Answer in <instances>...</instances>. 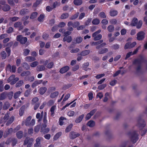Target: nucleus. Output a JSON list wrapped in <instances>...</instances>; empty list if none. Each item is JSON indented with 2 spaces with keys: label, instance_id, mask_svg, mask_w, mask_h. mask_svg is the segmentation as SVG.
<instances>
[{
  "label": "nucleus",
  "instance_id": "nucleus-1",
  "mask_svg": "<svg viewBox=\"0 0 147 147\" xmlns=\"http://www.w3.org/2000/svg\"><path fill=\"white\" fill-rule=\"evenodd\" d=\"M48 82V81L46 80L43 81L42 80H37L35 81L32 83V87L34 88L37 85L42 84L43 86H45Z\"/></svg>",
  "mask_w": 147,
  "mask_h": 147
},
{
  "label": "nucleus",
  "instance_id": "nucleus-2",
  "mask_svg": "<svg viewBox=\"0 0 147 147\" xmlns=\"http://www.w3.org/2000/svg\"><path fill=\"white\" fill-rule=\"evenodd\" d=\"M34 141V140L32 138H27L24 141V145L27 144V147H31Z\"/></svg>",
  "mask_w": 147,
  "mask_h": 147
},
{
  "label": "nucleus",
  "instance_id": "nucleus-3",
  "mask_svg": "<svg viewBox=\"0 0 147 147\" xmlns=\"http://www.w3.org/2000/svg\"><path fill=\"white\" fill-rule=\"evenodd\" d=\"M101 31L100 30H99L93 33L92 34V37L94 38V40H100L102 38V35L100 34H98Z\"/></svg>",
  "mask_w": 147,
  "mask_h": 147
},
{
  "label": "nucleus",
  "instance_id": "nucleus-4",
  "mask_svg": "<svg viewBox=\"0 0 147 147\" xmlns=\"http://www.w3.org/2000/svg\"><path fill=\"white\" fill-rule=\"evenodd\" d=\"M129 136L131 140L134 143H136L138 140V135L135 132H134L132 134H129Z\"/></svg>",
  "mask_w": 147,
  "mask_h": 147
},
{
  "label": "nucleus",
  "instance_id": "nucleus-5",
  "mask_svg": "<svg viewBox=\"0 0 147 147\" xmlns=\"http://www.w3.org/2000/svg\"><path fill=\"white\" fill-rule=\"evenodd\" d=\"M16 39L17 41H19L22 44H25L27 41V38L26 37H22L20 35L17 36Z\"/></svg>",
  "mask_w": 147,
  "mask_h": 147
},
{
  "label": "nucleus",
  "instance_id": "nucleus-6",
  "mask_svg": "<svg viewBox=\"0 0 147 147\" xmlns=\"http://www.w3.org/2000/svg\"><path fill=\"white\" fill-rule=\"evenodd\" d=\"M15 77L14 75H12L10 76L8 78V81L9 82H10L12 80H13L10 83L11 84H15L16 82L19 80V78H16L14 79Z\"/></svg>",
  "mask_w": 147,
  "mask_h": 147
},
{
  "label": "nucleus",
  "instance_id": "nucleus-7",
  "mask_svg": "<svg viewBox=\"0 0 147 147\" xmlns=\"http://www.w3.org/2000/svg\"><path fill=\"white\" fill-rule=\"evenodd\" d=\"M144 33L143 31H141L138 33L137 34V39L138 40H141L144 37Z\"/></svg>",
  "mask_w": 147,
  "mask_h": 147
},
{
  "label": "nucleus",
  "instance_id": "nucleus-8",
  "mask_svg": "<svg viewBox=\"0 0 147 147\" xmlns=\"http://www.w3.org/2000/svg\"><path fill=\"white\" fill-rule=\"evenodd\" d=\"M79 136V134L77 133L72 131L70 133L69 137L71 139H74Z\"/></svg>",
  "mask_w": 147,
  "mask_h": 147
},
{
  "label": "nucleus",
  "instance_id": "nucleus-9",
  "mask_svg": "<svg viewBox=\"0 0 147 147\" xmlns=\"http://www.w3.org/2000/svg\"><path fill=\"white\" fill-rule=\"evenodd\" d=\"M47 90V89L46 87H42L38 89V92L40 94L43 95L46 92Z\"/></svg>",
  "mask_w": 147,
  "mask_h": 147
},
{
  "label": "nucleus",
  "instance_id": "nucleus-10",
  "mask_svg": "<svg viewBox=\"0 0 147 147\" xmlns=\"http://www.w3.org/2000/svg\"><path fill=\"white\" fill-rule=\"evenodd\" d=\"M42 138L40 137H38L36 140V143L34 144V146L35 147H37L40 146V141L42 140Z\"/></svg>",
  "mask_w": 147,
  "mask_h": 147
},
{
  "label": "nucleus",
  "instance_id": "nucleus-11",
  "mask_svg": "<svg viewBox=\"0 0 147 147\" xmlns=\"http://www.w3.org/2000/svg\"><path fill=\"white\" fill-rule=\"evenodd\" d=\"M95 111H96L94 110H93L91 111L90 113L87 115L85 117L86 119V120H88L95 113Z\"/></svg>",
  "mask_w": 147,
  "mask_h": 147
},
{
  "label": "nucleus",
  "instance_id": "nucleus-12",
  "mask_svg": "<svg viewBox=\"0 0 147 147\" xmlns=\"http://www.w3.org/2000/svg\"><path fill=\"white\" fill-rule=\"evenodd\" d=\"M9 116L8 114H6L3 119H0V123H5L8 120Z\"/></svg>",
  "mask_w": 147,
  "mask_h": 147
},
{
  "label": "nucleus",
  "instance_id": "nucleus-13",
  "mask_svg": "<svg viewBox=\"0 0 147 147\" xmlns=\"http://www.w3.org/2000/svg\"><path fill=\"white\" fill-rule=\"evenodd\" d=\"M25 59L26 61L28 62H31L34 61L36 59L35 57L31 56H28L26 57Z\"/></svg>",
  "mask_w": 147,
  "mask_h": 147
},
{
  "label": "nucleus",
  "instance_id": "nucleus-14",
  "mask_svg": "<svg viewBox=\"0 0 147 147\" xmlns=\"http://www.w3.org/2000/svg\"><path fill=\"white\" fill-rule=\"evenodd\" d=\"M69 67L66 66L61 68L60 69L59 72L63 74L67 72L69 70Z\"/></svg>",
  "mask_w": 147,
  "mask_h": 147
},
{
  "label": "nucleus",
  "instance_id": "nucleus-15",
  "mask_svg": "<svg viewBox=\"0 0 147 147\" xmlns=\"http://www.w3.org/2000/svg\"><path fill=\"white\" fill-rule=\"evenodd\" d=\"M29 12V10L27 9H22L20 11V13L22 16H24L25 14H28Z\"/></svg>",
  "mask_w": 147,
  "mask_h": 147
},
{
  "label": "nucleus",
  "instance_id": "nucleus-16",
  "mask_svg": "<svg viewBox=\"0 0 147 147\" xmlns=\"http://www.w3.org/2000/svg\"><path fill=\"white\" fill-rule=\"evenodd\" d=\"M138 22V19L136 18H134L132 20L131 23L129 25H131L132 26H135L137 25V23Z\"/></svg>",
  "mask_w": 147,
  "mask_h": 147
},
{
  "label": "nucleus",
  "instance_id": "nucleus-17",
  "mask_svg": "<svg viewBox=\"0 0 147 147\" xmlns=\"http://www.w3.org/2000/svg\"><path fill=\"white\" fill-rule=\"evenodd\" d=\"M72 40V38L71 36H65L63 39V41L64 42L66 41L67 42L69 43L71 42Z\"/></svg>",
  "mask_w": 147,
  "mask_h": 147
},
{
  "label": "nucleus",
  "instance_id": "nucleus-18",
  "mask_svg": "<svg viewBox=\"0 0 147 147\" xmlns=\"http://www.w3.org/2000/svg\"><path fill=\"white\" fill-rule=\"evenodd\" d=\"M10 105L8 102H5L3 104V110H7L9 107Z\"/></svg>",
  "mask_w": 147,
  "mask_h": 147
},
{
  "label": "nucleus",
  "instance_id": "nucleus-19",
  "mask_svg": "<svg viewBox=\"0 0 147 147\" xmlns=\"http://www.w3.org/2000/svg\"><path fill=\"white\" fill-rule=\"evenodd\" d=\"M59 92L57 91L55 92L51 93L50 95V97L52 98H54L58 96Z\"/></svg>",
  "mask_w": 147,
  "mask_h": 147
},
{
  "label": "nucleus",
  "instance_id": "nucleus-20",
  "mask_svg": "<svg viewBox=\"0 0 147 147\" xmlns=\"http://www.w3.org/2000/svg\"><path fill=\"white\" fill-rule=\"evenodd\" d=\"M45 69V67L44 65H39L37 66L36 70L38 71H44Z\"/></svg>",
  "mask_w": 147,
  "mask_h": 147
},
{
  "label": "nucleus",
  "instance_id": "nucleus-21",
  "mask_svg": "<svg viewBox=\"0 0 147 147\" xmlns=\"http://www.w3.org/2000/svg\"><path fill=\"white\" fill-rule=\"evenodd\" d=\"M7 69H10V71L13 72H15L16 71V67L15 66L13 65L11 67L10 65H9L7 67Z\"/></svg>",
  "mask_w": 147,
  "mask_h": 147
},
{
  "label": "nucleus",
  "instance_id": "nucleus-22",
  "mask_svg": "<svg viewBox=\"0 0 147 147\" xmlns=\"http://www.w3.org/2000/svg\"><path fill=\"white\" fill-rule=\"evenodd\" d=\"M56 109V106H53L50 109V114L51 116L53 117L54 116L55 111Z\"/></svg>",
  "mask_w": 147,
  "mask_h": 147
},
{
  "label": "nucleus",
  "instance_id": "nucleus-23",
  "mask_svg": "<svg viewBox=\"0 0 147 147\" xmlns=\"http://www.w3.org/2000/svg\"><path fill=\"white\" fill-rule=\"evenodd\" d=\"M118 13L117 11L115 10H111L109 12V14L111 16H116Z\"/></svg>",
  "mask_w": 147,
  "mask_h": 147
},
{
  "label": "nucleus",
  "instance_id": "nucleus-24",
  "mask_svg": "<svg viewBox=\"0 0 147 147\" xmlns=\"http://www.w3.org/2000/svg\"><path fill=\"white\" fill-rule=\"evenodd\" d=\"M84 116V115L83 114L79 116L76 119L75 122L76 123H80L82 120Z\"/></svg>",
  "mask_w": 147,
  "mask_h": 147
},
{
  "label": "nucleus",
  "instance_id": "nucleus-25",
  "mask_svg": "<svg viewBox=\"0 0 147 147\" xmlns=\"http://www.w3.org/2000/svg\"><path fill=\"white\" fill-rule=\"evenodd\" d=\"M31 119V116H29L26 118L25 122V124L26 126L30 125V121Z\"/></svg>",
  "mask_w": 147,
  "mask_h": 147
},
{
  "label": "nucleus",
  "instance_id": "nucleus-26",
  "mask_svg": "<svg viewBox=\"0 0 147 147\" xmlns=\"http://www.w3.org/2000/svg\"><path fill=\"white\" fill-rule=\"evenodd\" d=\"M108 51L107 48H105L103 49H100L98 50V52L100 54H102L107 52Z\"/></svg>",
  "mask_w": 147,
  "mask_h": 147
},
{
  "label": "nucleus",
  "instance_id": "nucleus-27",
  "mask_svg": "<svg viewBox=\"0 0 147 147\" xmlns=\"http://www.w3.org/2000/svg\"><path fill=\"white\" fill-rule=\"evenodd\" d=\"M38 15V13L36 12H33L31 13L30 17L31 19H33L36 18Z\"/></svg>",
  "mask_w": 147,
  "mask_h": 147
},
{
  "label": "nucleus",
  "instance_id": "nucleus-28",
  "mask_svg": "<svg viewBox=\"0 0 147 147\" xmlns=\"http://www.w3.org/2000/svg\"><path fill=\"white\" fill-rule=\"evenodd\" d=\"M13 131V129L12 128H10L8 129L7 131H6L3 135L4 137L5 138L8 135L11 133Z\"/></svg>",
  "mask_w": 147,
  "mask_h": 147
},
{
  "label": "nucleus",
  "instance_id": "nucleus-29",
  "mask_svg": "<svg viewBox=\"0 0 147 147\" xmlns=\"http://www.w3.org/2000/svg\"><path fill=\"white\" fill-rule=\"evenodd\" d=\"M82 3V0H74V4L76 5H80Z\"/></svg>",
  "mask_w": 147,
  "mask_h": 147
},
{
  "label": "nucleus",
  "instance_id": "nucleus-30",
  "mask_svg": "<svg viewBox=\"0 0 147 147\" xmlns=\"http://www.w3.org/2000/svg\"><path fill=\"white\" fill-rule=\"evenodd\" d=\"M22 23L20 22H18L14 24V26L15 28H19L20 29H22V27L21 26Z\"/></svg>",
  "mask_w": 147,
  "mask_h": 147
},
{
  "label": "nucleus",
  "instance_id": "nucleus-31",
  "mask_svg": "<svg viewBox=\"0 0 147 147\" xmlns=\"http://www.w3.org/2000/svg\"><path fill=\"white\" fill-rule=\"evenodd\" d=\"M38 64V62L37 61H35L31 63L30 64V65L32 67H35L37 66Z\"/></svg>",
  "mask_w": 147,
  "mask_h": 147
},
{
  "label": "nucleus",
  "instance_id": "nucleus-32",
  "mask_svg": "<svg viewBox=\"0 0 147 147\" xmlns=\"http://www.w3.org/2000/svg\"><path fill=\"white\" fill-rule=\"evenodd\" d=\"M90 53L89 50H85L82 51L81 53V55L83 56H85L88 55Z\"/></svg>",
  "mask_w": 147,
  "mask_h": 147
},
{
  "label": "nucleus",
  "instance_id": "nucleus-33",
  "mask_svg": "<svg viewBox=\"0 0 147 147\" xmlns=\"http://www.w3.org/2000/svg\"><path fill=\"white\" fill-rule=\"evenodd\" d=\"M146 125V123L144 122H141V123L138 124L137 125L138 127L140 129H142Z\"/></svg>",
  "mask_w": 147,
  "mask_h": 147
},
{
  "label": "nucleus",
  "instance_id": "nucleus-34",
  "mask_svg": "<svg viewBox=\"0 0 147 147\" xmlns=\"http://www.w3.org/2000/svg\"><path fill=\"white\" fill-rule=\"evenodd\" d=\"M16 136L18 138H21L23 136V132L21 131H18L16 133Z\"/></svg>",
  "mask_w": 147,
  "mask_h": 147
},
{
  "label": "nucleus",
  "instance_id": "nucleus-35",
  "mask_svg": "<svg viewBox=\"0 0 147 147\" xmlns=\"http://www.w3.org/2000/svg\"><path fill=\"white\" fill-rule=\"evenodd\" d=\"M10 9V7L7 4H5L3 8V10L4 11H9Z\"/></svg>",
  "mask_w": 147,
  "mask_h": 147
},
{
  "label": "nucleus",
  "instance_id": "nucleus-36",
  "mask_svg": "<svg viewBox=\"0 0 147 147\" xmlns=\"http://www.w3.org/2000/svg\"><path fill=\"white\" fill-rule=\"evenodd\" d=\"M98 16L102 18H105L106 16L105 13L103 12H100L98 15Z\"/></svg>",
  "mask_w": 147,
  "mask_h": 147
},
{
  "label": "nucleus",
  "instance_id": "nucleus-37",
  "mask_svg": "<svg viewBox=\"0 0 147 147\" xmlns=\"http://www.w3.org/2000/svg\"><path fill=\"white\" fill-rule=\"evenodd\" d=\"M14 117L13 116H12L10 117L6 123V125H9L12 123L14 121Z\"/></svg>",
  "mask_w": 147,
  "mask_h": 147
},
{
  "label": "nucleus",
  "instance_id": "nucleus-38",
  "mask_svg": "<svg viewBox=\"0 0 147 147\" xmlns=\"http://www.w3.org/2000/svg\"><path fill=\"white\" fill-rule=\"evenodd\" d=\"M30 52V50L27 49H25L23 50V55L26 56L28 55Z\"/></svg>",
  "mask_w": 147,
  "mask_h": 147
},
{
  "label": "nucleus",
  "instance_id": "nucleus-39",
  "mask_svg": "<svg viewBox=\"0 0 147 147\" xmlns=\"http://www.w3.org/2000/svg\"><path fill=\"white\" fill-rule=\"evenodd\" d=\"M45 15L44 14H41L38 18V20L40 22H42L44 19Z\"/></svg>",
  "mask_w": 147,
  "mask_h": 147
},
{
  "label": "nucleus",
  "instance_id": "nucleus-40",
  "mask_svg": "<svg viewBox=\"0 0 147 147\" xmlns=\"http://www.w3.org/2000/svg\"><path fill=\"white\" fill-rule=\"evenodd\" d=\"M87 125L90 127H93L95 125V123L92 121H90L88 123Z\"/></svg>",
  "mask_w": 147,
  "mask_h": 147
},
{
  "label": "nucleus",
  "instance_id": "nucleus-41",
  "mask_svg": "<svg viewBox=\"0 0 147 147\" xmlns=\"http://www.w3.org/2000/svg\"><path fill=\"white\" fill-rule=\"evenodd\" d=\"M24 83L23 80H20L18 82L16 85V87H18L21 86Z\"/></svg>",
  "mask_w": 147,
  "mask_h": 147
},
{
  "label": "nucleus",
  "instance_id": "nucleus-42",
  "mask_svg": "<svg viewBox=\"0 0 147 147\" xmlns=\"http://www.w3.org/2000/svg\"><path fill=\"white\" fill-rule=\"evenodd\" d=\"M73 126V124H71L69 125L66 128L65 131L66 132H69Z\"/></svg>",
  "mask_w": 147,
  "mask_h": 147
},
{
  "label": "nucleus",
  "instance_id": "nucleus-43",
  "mask_svg": "<svg viewBox=\"0 0 147 147\" xmlns=\"http://www.w3.org/2000/svg\"><path fill=\"white\" fill-rule=\"evenodd\" d=\"M100 23V20L98 18H95L92 21V23L93 24L97 25L98 24Z\"/></svg>",
  "mask_w": 147,
  "mask_h": 147
},
{
  "label": "nucleus",
  "instance_id": "nucleus-44",
  "mask_svg": "<svg viewBox=\"0 0 147 147\" xmlns=\"http://www.w3.org/2000/svg\"><path fill=\"white\" fill-rule=\"evenodd\" d=\"M42 116L40 114V113H37L36 115V118L38 119V121H40L42 120Z\"/></svg>",
  "mask_w": 147,
  "mask_h": 147
},
{
  "label": "nucleus",
  "instance_id": "nucleus-45",
  "mask_svg": "<svg viewBox=\"0 0 147 147\" xmlns=\"http://www.w3.org/2000/svg\"><path fill=\"white\" fill-rule=\"evenodd\" d=\"M24 107L22 106L20 109L19 111V115L20 116H22L24 113Z\"/></svg>",
  "mask_w": 147,
  "mask_h": 147
},
{
  "label": "nucleus",
  "instance_id": "nucleus-46",
  "mask_svg": "<svg viewBox=\"0 0 147 147\" xmlns=\"http://www.w3.org/2000/svg\"><path fill=\"white\" fill-rule=\"evenodd\" d=\"M22 66L26 70L30 69V66L26 63H24L23 64Z\"/></svg>",
  "mask_w": 147,
  "mask_h": 147
},
{
  "label": "nucleus",
  "instance_id": "nucleus-47",
  "mask_svg": "<svg viewBox=\"0 0 147 147\" xmlns=\"http://www.w3.org/2000/svg\"><path fill=\"white\" fill-rule=\"evenodd\" d=\"M21 93V92L20 91H18L15 93L13 96L14 98L15 99L17 98L20 95Z\"/></svg>",
  "mask_w": 147,
  "mask_h": 147
},
{
  "label": "nucleus",
  "instance_id": "nucleus-48",
  "mask_svg": "<svg viewBox=\"0 0 147 147\" xmlns=\"http://www.w3.org/2000/svg\"><path fill=\"white\" fill-rule=\"evenodd\" d=\"M64 119H65V118L63 117H61L59 120V124L60 125H62L63 124L64 122L63 121Z\"/></svg>",
  "mask_w": 147,
  "mask_h": 147
},
{
  "label": "nucleus",
  "instance_id": "nucleus-49",
  "mask_svg": "<svg viewBox=\"0 0 147 147\" xmlns=\"http://www.w3.org/2000/svg\"><path fill=\"white\" fill-rule=\"evenodd\" d=\"M107 29L109 32H112L114 30V27L112 25H110L108 26Z\"/></svg>",
  "mask_w": 147,
  "mask_h": 147
},
{
  "label": "nucleus",
  "instance_id": "nucleus-50",
  "mask_svg": "<svg viewBox=\"0 0 147 147\" xmlns=\"http://www.w3.org/2000/svg\"><path fill=\"white\" fill-rule=\"evenodd\" d=\"M142 24V22L141 20H140L137 23L136 27L137 28H140L141 27Z\"/></svg>",
  "mask_w": 147,
  "mask_h": 147
},
{
  "label": "nucleus",
  "instance_id": "nucleus-51",
  "mask_svg": "<svg viewBox=\"0 0 147 147\" xmlns=\"http://www.w3.org/2000/svg\"><path fill=\"white\" fill-rule=\"evenodd\" d=\"M117 20L115 19H112L109 20L110 23L111 24H115L117 23Z\"/></svg>",
  "mask_w": 147,
  "mask_h": 147
},
{
  "label": "nucleus",
  "instance_id": "nucleus-52",
  "mask_svg": "<svg viewBox=\"0 0 147 147\" xmlns=\"http://www.w3.org/2000/svg\"><path fill=\"white\" fill-rule=\"evenodd\" d=\"M79 13L77 12L74 15L72 16L70 18V20H73L77 18L79 15Z\"/></svg>",
  "mask_w": 147,
  "mask_h": 147
},
{
  "label": "nucleus",
  "instance_id": "nucleus-53",
  "mask_svg": "<svg viewBox=\"0 0 147 147\" xmlns=\"http://www.w3.org/2000/svg\"><path fill=\"white\" fill-rule=\"evenodd\" d=\"M82 38L80 36L77 37L76 39V42L78 43H80L82 42Z\"/></svg>",
  "mask_w": 147,
  "mask_h": 147
},
{
  "label": "nucleus",
  "instance_id": "nucleus-54",
  "mask_svg": "<svg viewBox=\"0 0 147 147\" xmlns=\"http://www.w3.org/2000/svg\"><path fill=\"white\" fill-rule=\"evenodd\" d=\"M61 134L62 133L61 132L57 133L54 136V139L55 140L57 139L61 135Z\"/></svg>",
  "mask_w": 147,
  "mask_h": 147
},
{
  "label": "nucleus",
  "instance_id": "nucleus-55",
  "mask_svg": "<svg viewBox=\"0 0 147 147\" xmlns=\"http://www.w3.org/2000/svg\"><path fill=\"white\" fill-rule=\"evenodd\" d=\"M54 63L53 62H51L48 64L47 66V67L49 68L50 69L52 68L53 66Z\"/></svg>",
  "mask_w": 147,
  "mask_h": 147
},
{
  "label": "nucleus",
  "instance_id": "nucleus-56",
  "mask_svg": "<svg viewBox=\"0 0 147 147\" xmlns=\"http://www.w3.org/2000/svg\"><path fill=\"white\" fill-rule=\"evenodd\" d=\"M109 94L107 92L105 93V97L103 100L104 102H106L107 101L109 97Z\"/></svg>",
  "mask_w": 147,
  "mask_h": 147
},
{
  "label": "nucleus",
  "instance_id": "nucleus-57",
  "mask_svg": "<svg viewBox=\"0 0 147 147\" xmlns=\"http://www.w3.org/2000/svg\"><path fill=\"white\" fill-rule=\"evenodd\" d=\"M69 16L68 14L67 13H65L63 14L61 16V18L62 19H66Z\"/></svg>",
  "mask_w": 147,
  "mask_h": 147
},
{
  "label": "nucleus",
  "instance_id": "nucleus-58",
  "mask_svg": "<svg viewBox=\"0 0 147 147\" xmlns=\"http://www.w3.org/2000/svg\"><path fill=\"white\" fill-rule=\"evenodd\" d=\"M106 84H103L99 86L98 87V88L100 90H102L106 86Z\"/></svg>",
  "mask_w": 147,
  "mask_h": 147
},
{
  "label": "nucleus",
  "instance_id": "nucleus-59",
  "mask_svg": "<svg viewBox=\"0 0 147 147\" xmlns=\"http://www.w3.org/2000/svg\"><path fill=\"white\" fill-rule=\"evenodd\" d=\"M106 45V43L105 42L99 45H97L96 47V49H99L100 48L104 47Z\"/></svg>",
  "mask_w": 147,
  "mask_h": 147
},
{
  "label": "nucleus",
  "instance_id": "nucleus-60",
  "mask_svg": "<svg viewBox=\"0 0 147 147\" xmlns=\"http://www.w3.org/2000/svg\"><path fill=\"white\" fill-rule=\"evenodd\" d=\"M80 51V49L78 48H75L72 49L70 52L71 53H75L78 52Z\"/></svg>",
  "mask_w": 147,
  "mask_h": 147
},
{
  "label": "nucleus",
  "instance_id": "nucleus-61",
  "mask_svg": "<svg viewBox=\"0 0 147 147\" xmlns=\"http://www.w3.org/2000/svg\"><path fill=\"white\" fill-rule=\"evenodd\" d=\"M19 19V17H14L12 18H10L9 20L11 21L14 22L17 20Z\"/></svg>",
  "mask_w": 147,
  "mask_h": 147
},
{
  "label": "nucleus",
  "instance_id": "nucleus-62",
  "mask_svg": "<svg viewBox=\"0 0 147 147\" xmlns=\"http://www.w3.org/2000/svg\"><path fill=\"white\" fill-rule=\"evenodd\" d=\"M74 114L75 112L74 111H71L68 112L67 115L69 117H71L74 116Z\"/></svg>",
  "mask_w": 147,
  "mask_h": 147
},
{
  "label": "nucleus",
  "instance_id": "nucleus-63",
  "mask_svg": "<svg viewBox=\"0 0 147 147\" xmlns=\"http://www.w3.org/2000/svg\"><path fill=\"white\" fill-rule=\"evenodd\" d=\"M30 90H27L24 93V96L26 97L28 96L30 94Z\"/></svg>",
  "mask_w": 147,
  "mask_h": 147
},
{
  "label": "nucleus",
  "instance_id": "nucleus-64",
  "mask_svg": "<svg viewBox=\"0 0 147 147\" xmlns=\"http://www.w3.org/2000/svg\"><path fill=\"white\" fill-rule=\"evenodd\" d=\"M6 95L5 94L3 93H2L0 96V100H2L4 99H5L6 98Z\"/></svg>",
  "mask_w": 147,
  "mask_h": 147
}]
</instances>
